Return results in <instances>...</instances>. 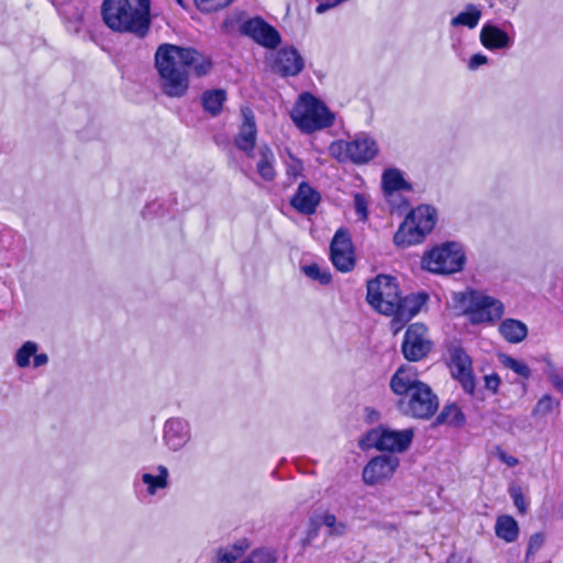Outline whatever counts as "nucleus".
Returning <instances> with one entry per match:
<instances>
[{
  "label": "nucleus",
  "mask_w": 563,
  "mask_h": 563,
  "mask_svg": "<svg viewBox=\"0 0 563 563\" xmlns=\"http://www.w3.org/2000/svg\"><path fill=\"white\" fill-rule=\"evenodd\" d=\"M465 422V416L455 404L445 405L435 419V424H450L461 427Z\"/></svg>",
  "instance_id": "29"
},
{
  "label": "nucleus",
  "mask_w": 563,
  "mask_h": 563,
  "mask_svg": "<svg viewBox=\"0 0 563 563\" xmlns=\"http://www.w3.org/2000/svg\"><path fill=\"white\" fill-rule=\"evenodd\" d=\"M551 382L558 390L563 393V377L562 376L554 374L551 376Z\"/></svg>",
  "instance_id": "47"
},
{
  "label": "nucleus",
  "mask_w": 563,
  "mask_h": 563,
  "mask_svg": "<svg viewBox=\"0 0 563 563\" xmlns=\"http://www.w3.org/2000/svg\"><path fill=\"white\" fill-rule=\"evenodd\" d=\"M400 292L395 277L378 275L367 282V302L379 313L390 314L395 311V302Z\"/></svg>",
  "instance_id": "9"
},
{
  "label": "nucleus",
  "mask_w": 563,
  "mask_h": 563,
  "mask_svg": "<svg viewBox=\"0 0 563 563\" xmlns=\"http://www.w3.org/2000/svg\"><path fill=\"white\" fill-rule=\"evenodd\" d=\"M450 369L452 376L460 382L467 394L475 389V378L472 369L471 357L461 347L450 349Z\"/></svg>",
  "instance_id": "15"
},
{
  "label": "nucleus",
  "mask_w": 563,
  "mask_h": 563,
  "mask_svg": "<svg viewBox=\"0 0 563 563\" xmlns=\"http://www.w3.org/2000/svg\"><path fill=\"white\" fill-rule=\"evenodd\" d=\"M241 112L243 122L239 129V133L234 137V144L249 157H253L257 135L255 117L250 108H242Z\"/></svg>",
  "instance_id": "19"
},
{
  "label": "nucleus",
  "mask_w": 563,
  "mask_h": 563,
  "mask_svg": "<svg viewBox=\"0 0 563 563\" xmlns=\"http://www.w3.org/2000/svg\"><path fill=\"white\" fill-rule=\"evenodd\" d=\"M251 563H277V556L269 549H256L245 559Z\"/></svg>",
  "instance_id": "34"
},
{
  "label": "nucleus",
  "mask_w": 563,
  "mask_h": 563,
  "mask_svg": "<svg viewBox=\"0 0 563 563\" xmlns=\"http://www.w3.org/2000/svg\"><path fill=\"white\" fill-rule=\"evenodd\" d=\"M499 332L509 343H519L523 341L528 334L527 325L516 319H505L499 324Z\"/></svg>",
  "instance_id": "24"
},
{
  "label": "nucleus",
  "mask_w": 563,
  "mask_h": 563,
  "mask_svg": "<svg viewBox=\"0 0 563 563\" xmlns=\"http://www.w3.org/2000/svg\"><path fill=\"white\" fill-rule=\"evenodd\" d=\"M503 364L523 378H529L531 375V371L526 363L511 356H506Z\"/></svg>",
  "instance_id": "35"
},
{
  "label": "nucleus",
  "mask_w": 563,
  "mask_h": 563,
  "mask_svg": "<svg viewBox=\"0 0 563 563\" xmlns=\"http://www.w3.org/2000/svg\"><path fill=\"white\" fill-rule=\"evenodd\" d=\"M427 327L422 323H412L408 327L401 352L406 360L417 362L422 360L431 350V341L427 338Z\"/></svg>",
  "instance_id": "11"
},
{
  "label": "nucleus",
  "mask_w": 563,
  "mask_h": 563,
  "mask_svg": "<svg viewBox=\"0 0 563 563\" xmlns=\"http://www.w3.org/2000/svg\"><path fill=\"white\" fill-rule=\"evenodd\" d=\"M238 559L236 554H234V550H231L229 547L220 548L214 563H233Z\"/></svg>",
  "instance_id": "40"
},
{
  "label": "nucleus",
  "mask_w": 563,
  "mask_h": 563,
  "mask_svg": "<svg viewBox=\"0 0 563 563\" xmlns=\"http://www.w3.org/2000/svg\"><path fill=\"white\" fill-rule=\"evenodd\" d=\"M331 153L340 161H351L354 164H365L378 153V146L371 136L358 134L349 142L340 141L330 147Z\"/></svg>",
  "instance_id": "10"
},
{
  "label": "nucleus",
  "mask_w": 563,
  "mask_h": 563,
  "mask_svg": "<svg viewBox=\"0 0 563 563\" xmlns=\"http://www.w3.org/2000/svg\"><path fill=\"white\" fill-rule=\"evenodd\" d=\"M301 269L307 277L318 280L322 285H328L331 282V274L322 271L318 264L305 265Z\"/></svg>",
  "instance_id": "32"
},
{
  "label": "nucleus",
  "mask_w": 563,
  "mask_h": 563,
  "mask_svg": "<svg viewBox=\"0 0 563 563\" xmlns=\"http://www.w3.org/2000/svg\"><path fill=\"white\" fill-rule=\"evenodd\" d=\"M200 99L203 110L210 115L217 117L222 111L227 92L223 89H210L203 91Z\"/></svg>",
  "instance_id": "25"
},
{
  "label": "nucleus",
  "mask_w": 563,
  "mask_h": 563,
  "mask_svg": "<svg viewBox=\"0 0 563 563\" xmlns=\"http://www.w3.org/2000/svg\"><path fill=\"white\" fill-rule=\"evenodd\" d=\"M428 298L429 296L424 291L411 292L405 297L399 295L398 300L395 302L396 309L389 314L393 316L391 327L395 333L420 312Z\"/></svg>",
  "instance_id": "12"
},
{
  "label": "nucleus",
  "mask_w": 563,
  "mask_h": 563,
  "mask_svg": "<svg viewBox=\"0 0 563 563\" xmlns=\"http://www.w3.org/2000/svg\"><path fill=\"white\" fill-rule=\"evenodd\" d=\"M367 199L362 194L354 195V208L362 220L367 219Z\"/></svg>",
  "instance_id": "39"
},
{
  "label": "nucleus",
  "mask_w": 563,
  "mask_h": 563,
  "mask_svg": "<svg viewBox=\"0 0 563 563\" xmlns=\"http://www.w3.org/2000/svg\"><path fill=\"white\" fill-rule=\"evenodd\" d=\"M435 222L437 212L434 208L427 205L415 208L395 233V244L400 247H408L421 243L426 235L432 231Z\"/></svg>",
  "instance_id": "5"
},
{
  "label": "nucleus",
  "mask_w": 563,
  "mask_h": 563,
  "mask_svg": "<svg viewBox=\"0 0 563 563\" xmlns=\"http://www.w3.org/2000/svg\"><path fill=\"white\" fill-rule=\"evenodd\" d=\"M319 527L313 521H311V528L308 532V540L313 539L318 534Z\"/></svg>",
  "instance_id": "49"
},
{
  "label": "nucleus",
  "mask_w": 563,
  "mask_h": 563,
  "mask_svg": "<svg viewBox=\"0 0 563 563\" xmlns=\"http://www.w3.org/2000/svg\"><path fill=\"white\" fill-rule=\"evenodd\" d=\"M229 548L231 550H234V554H236V556L240 558L245 552V550L249 548V543L246 542V540H241Z\"/></svg>",
  "instance_id": "45"
},
{
  "label": "nucleus",
  "mask_w": 563,
  "mask_h": 563,
  "mask_svg": "<svg viewBox=\"0 0 563 563\" xmlns=\"http://www.w3.org/2000/svg\"><path fill=\"white\" fill-rule=\"evenodd\" d=\"M240 563H251V562L243 560V561H242V562H240Z\"/></svg>",
  "instance_id": "51"
},
{
  "label": "nucleus",
  "mask_w": 563,
  "mask_h": 563,
  "mask_svg": "<svg viewBox=\"0 0 563 563\" xmlns=\"http://www.w3.org/2000/svg\"><path fill=\"white\" fill-rule=\"evenodd\" d=\"M157 472L158 474L156 475L151 473L142 474V482L146 485V490L151 496H154L157 493V490L164 489L168 486L169 473L167 467L164 465H159L157 466Z\"/></svg>",
  "instance_id": "28"
},
{
  "label": "nucleus",
  "mask_w": 563,
  "mask_h": 563,
  "mask_svg": "<svg viewBox=\"0 0 563 563\" xmlns=\"http://www.w3.org/2000/svg\"><path fill=\"white\" fill-rule=\"evenodd\" d=\"M390 389L399 396L398 410L415 419L428 420L439 409V398L432 388L416 378L411 371L399 367L389 382Z\"/></svg>",
  "instance_id": "2"
},
{
  "label": "nucleus",
  "mask_w": 563,
  "mask_h": 563,
  "mask_svg": "<svg viewBox=\"0 0 563 563\" xmlns=\"http://www.w3.org/2000/svg\"><path fill=\"white\" fill-rule=\"evenodd\" d=\"M495 532L498 538L506 542H514L519 536L518 522L511 516H499L496 520Z\"/></svg>",
  "instance_id": "26"
},
{
  "label": "nucleus",
  "mask_w": 563,
  "mask_h": 563,
  "mask_svg": "<svg viewBox=\"0 0 563 563\" xmlns=\"http://www.w3.org/2000/svg\"><path fill=\"white\" fill-rule=\"evenodd\" d=\"M481 44L489 51L508 49L512 46V37L492 22H485L479 32Z\"/></svg>",
  "instance_id": "20"
},
{
  "label": "nucleus",
  "mask_w": 563,
  "mask_h": 563,
  "mask_svg": "<svg viewBox=\"0 0 563 563\" xmlns=\"http://www.w3.org/2000/svg\"><path fill=\"white\" fill-rule=\"evenodd\" d=\"M399 465L398 457L379 455L373 457L363 470V479L367 485H376L393 476Z\"/></svg>",
  "instance_id": "16"
},
{
  "label": "nucleus",
  "mask_w": 563,
  "mask_h": 563,
  "mask_svg": "<svg viewBox=\"0 0 563 563\" xmlns=\"http://www.w3.org/2000/svg\"><path fill=\"white\" fill-rule=\"evenodd\" d=\"M176 1H177V3H178L180 7L185 8L184 0H176Z\"/></svg>",
  "instance_id": "50"
},
{
  "label": "nucleus",
  "mask_w": 563,
  "mask_h": 563,
  "mask_svg": "<svg viewBox=\"0 0 563 563\" xmlns=\"http://www.w3.org/2000/svg\"><path fill=\"white\" fill-rule=\"evenodd\" d=\"M322 523L330 529V534L342 536L345 532V525L336 521V517L332 514H324L321 517Z\"/></svg>",
  "instance_id": "38"
},
{
  "label": "nucleus",
  "mask_w": 563,
  "mask_h": 563,
  "mask_svg": "<svg viewBox=\"0 0 563 563\" xmlns=\"http://www.w3.org/2000/svg\"><path fill=\"white\" fill-rule=\"evenodd\" d=\"M488 63V57L484 54H474L471 56L467 63V67L470 70H476L478 67Z\"/></svg>",
  "instance_id": "42"
},
{
  "label": "nucleus",
  "mask_w": 563,
  "mask_h": 563,
  "mask_svg": "<svg viewBox=\"0 0 563 563\" xmlns=\"http://www.w3.org/2000/svg\"><path fill=\"white\" fill-rule=\"evenodd\" d=\"M453 300L455 308L467 316L473 324L493 322L504 314V305L500 300L475 290L455 292Z\"/></svg>",
  "instance_id": "3"
},
{
  "label": "nucleus",
  "mask_w": 563,
  "mask_h": 563,
  "mask_svg": "<svg viewBox=\"0 0 563 563\" xmlns=\"http://www.w3.org/2000/svg\"><path fill=\"white\" fill-rule=\"evenodd\" d=\"M559 401L550 395H544L532 410V416L544 417L553 411L559 406Z\"/></svg>",
  "instance_id": "33"
},
{
  "label": "nucleus",
  "mask_w": 563,
  "mask_h": 563,
  "mask_svg": "<svg viewBox=\"0 0 563 563\" xmlns=\"http://www.w3.org/2000/svg\"><path fill=\"white\" fill-rule=\"evenodd\" d=\"M38 345L33 341H26L22 344V346L15 353V364L25 368L30 365V360L37 352Z\"/></svg>",
  "instance_id": "31"
},
{
  "label": "nucleus",
  "mask_w": 563,
  "mask_h": 563,
  "mask_svg": "<svg viewBox=\"0 0 563 563\" xmlns=\"http://www.w3.org/2000/svg\"><path fill=\"white\" fill-rule=\"evenodd\" d=\"M102 19L112 31L130 33L139 38L147 35L145 31L139 29L136 15L129 0H104Z\"/></svg>",
  "instance_id": "6"
},
{
  "label": "nucleus",
  "mask_w": 563,
  "mask_h": 563,
  "mask_svg": "<svg viewBox=\"0 0 563 563\" xmlns=\"http://www.w3.org/2000/svg\"><path fill=\"white\" fill-rule=\"evenodd\" d=\"M240 31L266 48H276L282 42L278 31L260 16L246 20Z\"/></svg>",
  "instance_id": "13"
},
{
  "label": "nucleus",
  "mask_w": 563,
  "mask_h": 563,
  "mask_svg": "<svg viewBox=\"0 0 563 563\" xmlns=\"http://www.w3.org/2000/svg\"><path fill=\"white\" fill-rule=\"evenodd\" d=\"M272 67L282 77H294L302 71L305 60L298 49L287 46L276 52Z\"/></svg>",
  "instance_id": "17"
},
{
  "label": "nucleus",
  "mask_w": 563,
  "mask_h": 563,
  "mask_svg": "<svg viewBox=\"0 0 563 563\" xmlns=\"http://www.w3.org/2000/svg\"><path fill=\"white\" fill-rule=\"evenodd\" d=\"M302 169L301 164L298 161H294L291 164L287 167V175L296 178L300 175Z\"/></svg>",
  "instance_id": "44"
},
{
  "label": "nucleus",
  "mask_w": 563,
  "mask_h": 563,
  "mask_svg": "<svg viewBox=\"0 0 563 563\" xmlns=\"http://www.w3.org/2000/svg\"><path fill=\"white\" fill-rule=\"evenodd\" d=\"M465 255L461 244L446 242L422 257V267L434 274L449 275L463 268Z\"/></svg>",
  "instance_id": "7"
},
{
  "label": "nucleus",
  "mask_w": 563,
  "mask_h": 563,
  "mask_svg": "<svg viewBox=\"0 0 563 563\" xmlns=\"http://www.w3.org/2000/svg\"><path fill=\"white\" fill-rule=\"evenodd\" d=\"M260 158L256 163V170L261 178L265 181H273L276 177L275 155L272 148L263 144L257 150Z\"/></svg>",
  "instance_id": "23"
},
{
  "label": "nucleus",
  "mask_w": 563,
  "mask_h": 563,
  "mask_svg": "<svg viewBox=\"0 0 563 563\" xmlns=\"http://www.w3.org/2000/svg\"><path fill=\"white\" fill-rule=\"evenodd\" d=\"M500 384L499 376L497 374L485 376V387L493 393H496Z\"/></svg>",
  "instance_id": "43"
},
{
  "label": "nucleus",
  "mask_w": 563,
  "mask_h": 563,
  "mask_svg": "<svg viewBox=\"0 0 563 563\" xmlns=\"http://www.w3.org/2000/svg\"><path fill=\"white\" fill-rule=\"evenodd\" d=\"M500 460L505 462L508 466H516L518 464V460L511 455H507L506 453L500 454Z\"/></svg>",
  "instance_id": "48"
},
{
  "label": "nucleus",
  "mask_w": 563,
  "mask_h": 563,
  "mask_svg": "<svg viewBox=\"0 0 563 563\" xmlns=\"http://www.w3.org/2000/svg\"><path fill=\"white\" fill-rule=\"evenodd\" d=\"M320 201V195L307 183H301L291 198V206L303 214H312Z\"/></svg>",
  "instance_id": "21"
},
{
  "label": "nucleus",
  "mask_w": 563,
  "mask_h": 563,
  "mask_svg": "<svg viewBox=\"0 0 563 563\" xmlns=\"http://www.w3.org/2000/svg\"><path fill=\"white\" fill-rule=\"evenodd\" d=\"M233 0H195L201 12H213L229 5Z\"/></svg>",
  "instance_id": "37"
},
{
  "label": "nucleus",
  "mask_w": 563,
  "mask_h": 563,
  "mask_svg": "<svg viewBox=\"0 0 563 563\" xmlns=\"http://www.w3.org/2000/svg\"><path fill=\"white\" fill-rule=\"evenodd\" d=\"M296 126L303 133H312L333 124L334 115L328 107L309 92L302 93L290 113Z\"/></svg>",
  "instance_id": "4"
},
{
  "label": "nucleus",
  "mask_w": 563,
  "mask_h": 563,
  "mask_svg": "<svg viewBox=\"0 0 563 563\" xmlns=\"http://www.w3.org/2000/svg\"><path fill=\"white\" fill-rule=\"evenodd\" d=\"M543 542H544V536L542 533L538 532V533L532 534L529 539L527 554L529 555V554L538 551L539 549H541V547L543 545Z\"/></svg>",
  "instance_id": "41"
},
{
  "label": "nucleus",
  "mask_w": 563,
  "mask_h": 563,
  "mask_svg": "<svg viewBox=\"0 0 563 563\" xmlns=\"http://www.w3.org/2000/svg\"><path fill=\"white\" fill-rule=\"evenodd\" d=\"M508 492L518 511L521 515H525L528 509V504L525 499L521 487L518 485H511Z\"/></svg>",
  "instance_id": "36"
},
{
  "label": "nucleus",
  "mask_w": 563,
  "mask_h": 563,
  "mask_svg": "<svg viewBox=\"0 0 563 563\" xmlns=\"http://www.w3.org/2000/svg\"><path fill=\"white\" fill-rule=\"evenodd\" d=\"M413 439V430H393L386 427H377L368 431L360 441V448L365 450L375 448L378 451L404 452Z\"/></svg>",
  "instance_id": "8"
},
{
  "label": "nucleus",
  "mask_w": 563,
  "mask_h": 563,
  "mask_svg": "<svg viewBox=\"0 0 563 563\" xmlns=\"http://www.w3.org/2000/svg\"><path fill=\"white\" fill-rule=\"evenodd\" d=\"M331 261L334 267L343 273L350 272L355 265L352 241L344 229H339L330 245Z\"/></svg>",
  "instance_id": "14"
},
{
  "label": "nucleus",
  "mask_w": 563,
  "mask_h": 563,
  "mask_svg": "<svg viewBox=\"0 0 563 563\" xmlns=\"http://www.w3.org/2000/svg\"><path fill=\"white\" fill-rule=\"evenodd\" d=\"M137 7H133L134 13L136 15V24L139 29L146 32L150 31L151 26V1L150 0H136Z\"/></svg>",
  "instance_id": "30"
},
{
  "label": "nucleus",
  "mask_w": 563,
  "mask_h": 563,
  "mask_svg": "<svg viewBox=\"0 0 563 563\" xmlns=\"http://www.w3.org/2000/svg\"><path fill=\"white\" fill-rule=\"evenodd\" d=\"M382 186L386 196L397 191H411L412 186L405 178L398 168H388L382 175Z\"/></svg>",
  "instance_id": "22"
},
{
  "label": "nucleus",
  "mask_w": 563,
  "mask_h": 563,
  "mask_svg": "<svg viewBox=\"0 0 563 563\" xmlns=\"http://www.w3.org/2000/svg\"><path fill=\"white\" fill-rule=\"evenodd\" d=\"M33 366L34 367H41V366H44L47 364L48 362V356L47 354L45 353H35V355H33Z\"/></svg>",
  "instance_id": "46"
},
{
  "label": "nucleus",
  "mask_w": 563,
  "mask_h": 563,
  "mask_svg": "<svg viewBox=\"0 0 563 563\" xmlns=\"http://www.w3.org/2000/svg\"><path fill=\"white\" fill-rule=\"evenodd\" d=\"M482 18L481 9L472 3L465 5V10L460 12L456 16L450 21L451 26H466L468 29H475Z\"/></svg>",
  "instance_id": "27"
},
{
  "label": "nucleus",
  "mask_w": 563,
  "mask_h": 563,
  "mask_svg": "<svg viewBox=\"0 0 563 563\" xmlns=\"http://www.w3.org/2000/svg\"><path fill=\"white\" fill-rule=\"evenodd\" d=\"M189 422L183 418H169L164 424L163 440L174 452L183 449L190 440Z\"/></svg>",
  "instance_id": "18"
},
{
  "label": "nucleus",
  "mask_w": 563,
  "mask_h": 563,
  "mask_svg": "<svg viewBox=\"0 0 563 563\" xmlns=\"http://www.w3.org/2000/svg\"><path fill=\"white\" fill-rule=\"evenodd\" d=\"M155 67L162 80L163 92L172 98H180L189 88V73L206 76L212 63L210 58L191 47L162 44L155 53Z\"/></svg>",
  "instance_id": "1"
}]
</instances>
